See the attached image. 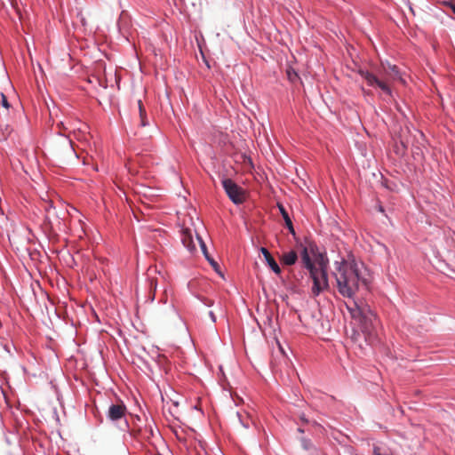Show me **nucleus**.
Returning a JSON list of instances; mask_svg holds the SVG:
<instances>
[{
    "label": "nucleus",
    "instance_id": "obj_1",
    "mask_svg": "<svg viewBox=\"0 0 455 455\" xmlns=\"http://www.w3.org/2000/svg\"><path fill=\"white\" fill-rule=\"evenodd\" d=\"M362 269L363 264H358L353 257L334 262L332 275L338 291L343 297L352 299L361 286L366 285Z\"/></svg>",
    "mask_w": 455,
    "mask_h": 455
},
{
    "label": "nucleus",
    "instance_id": "obj_2",
    "mask_svg": "<svg viewBox=\"0 0 455 455\" xmlns=\"http://www.w3.org/2000/svg\"><path fill=\"white\" fill-rule=\"evenodd\" d=\"M346 307L368 344L376 339L377 318L368 305H359L355 300L346 303Z\"/></svg>",
    "mask_w": 455,
    "mask_h": 455
},
{
    "label": "nucleus",
    "instance_id": "obj_3",
    "mask_svg": "<svg viewBox=\"0 0 455 455\" xmlns=\"http://www.w3.org/2000/svg\"><path fill=\"white\" fill-rule=\"evenodd\" d=\"M361 76L367 82L369 86L378 87L383 92L390 95L391 90L388 86V80L401 79L400 72L395 65H392L388 62L381 63V70L379 72V76L374 75L367 70H360Z\"/></svg>",
    "mask_w": 455,
    "mask_h": 455
},
{
    "label": "nucleus",
    "instance_id": "obj_4",
    "mask_svg": "<svg viewBox=\"0 0 455 455\" xmlns=\"http://www.w3.org/2000/svg\"><path fill=\"white\" fill-rule=\"evenodd\" d=\"M326 268V263L320 261L317 263V267L309 270L310 278L313 281V287L311 289L313 297H317L321 292L329 288Z\"/></svg>",
    "mask_w": 455,
    "mask_h": 455
},
{
    "label": "nucleus",
    "instance_id": "obj_5",
    "mask_svg": "<svg viewBox=\"0 0 455 455\" xmlns=\"http://www.w3.org/2000/svg\"><path fill=\"white\" fill-rule=\"evenodd\" d=\"M223 188L228 198L235 204H243L245 201V192L243 188L235 183L231 179L222 180Z\"/></svg>",
    "mask_w": 455,
    "mask_h": 455
},
{
    "label": "nucleus",
    "instance_id": "obj_6",
    "mask_svg": "<svg viewBox=\"0 0 455 455\" xmlns=\"http://www.w3.org/2000/svg\"><path fill=\"white\" fill-rule=\"evenodd\" d=\"M126 407L124 403L111 404L108 411V419L116 421L124 417Z\"/></svg>",
    "mask_w": 455,
    "mask_h": 455
},
{
    "label": "nucleus",
    "instance_id": "obj_7",
    "mask_svg": "<svg viewBox=\"0 0 455 455\" xmlns=\"http://www.w3.org/2000/svg\"><path fill=\"white\" fill-rule=\"evenodd\" d=\"M180 239L183 245L190 251L193 252L196 250V244L193 240V234L191 229L183 228L180 233Z\"/></svg>",
    "mask_w": 455,
    "mask_h": 455
},
{
    "label": "nucleus",
    "instance_id": "obj_8",
    "mask_svg": "<svg viewBox=\"0 0 455 455\" xmlns=\"http://www.w3.org/2000/svg\"><path fill=\"white\" fill-rule=\"evenodd\" d=\"M260 251L263 254V256H264L267 265L269 266V267L276 275H280L281 274V268L278 266V264L276 263V261L275 260V259L273 258V256L271 255V253L268 251V250L267 248H265V247H261L260 248Z\"/></svg>",
    "mask_w": 455,
    "mask_h": 455
},
{
    "label": "nucleus",
    "instance_id": "obj_9",
    "mask_svg": "<svg viewBox=\"0 0 455 455\" xmlns=\"http://www.w3.org/2000/svg\"><path fill=\"white\" fill-rule=\"evenodd\" d=\"M301 262L305 268H307L308 271L317 267V264H315L308 254L307 248L303 247L301 251Z\"/></svg>",
    "mask_w": 455,
    "mask_h": 455
},
{
    "label": "nucleus",
    "instance_id": "obj_10",
    "mask_svg": "<svg viewBox=\"0 0 455 455\" xmlns=\"http://www.w3.org/2000/svg\"><path fill=\"white\" fill-rule=\"evenodd\" d=\"M278 209L285 221V225L286 227L288 228L290 233L293 235H295V230H294V228H293V225H292V222H291V220L287 212V211L285 210V208L283 207V204H278Z\"/></svg>",
    "mask_w": 455,
    "mask_h": 455
},
{
    "label": "nucleus",
    "instance_id": "obj_11",
    "mask_svg": "<svg viewBox=\"0 0 455 455\" xmlns=\"http://www.w3.org/2000/svg\"><path fill=\"white\" fill-rule=\"evenodd\" d=\"M298 259V255L296 251H291L289 252H285L282 255L281 261L283 264L287 266H291L296 263Z\"/></svg>",
    "mask_w": 455,
    "mask_h": 455
},
{
    "label": "nucleus",
    "instance_id": "obj_12",
    "mask_svg": "<svg viewBox=\"0 0 455 455\" xmlns=\"http://www.w3.org/2000/svg\"><path fill=\"white\" fill-rule=\"evenodd\" d=\"M131 435L139 439H149L153 435V430L151 428L132 430Z\"/></svg>",
    "mask_w": 455,
    "mask_h": 455
},
{
    "label": "nucleus",
    "instance_id": "obj_13",
    "mask_svg": "<svg viewBox=\"0 0 455 455\" xmlns=\"http://www.w3.org/2000/svg\"><path fill=\"white\" fill-rule=\"evenodd\" d=\"M0 132L3 140H6L11 135L12 129L9 124H0Z\"/></svg>",
    "mask_w": 455,
    "mask_h": 455
},
{
    "label": "nucleus",
    "instance_id": "obj_14",
    "mask_svg": "<svg viewBox=\"0 0 455 455\" xmlns=\"http://www.w3.org/2000/svg\"><path fill=\"white\" fill-rule=\"evenodd\" d=\"M156 287H157L156 280L154 278H151L149 280V297H150L151 300L155 299Z\"/></svg>",
    "mask_w": 455,
    "mask_h": 455
},
{
    "label": "nucleus",
    "instance_id": "obj_15",
    "mask_svg": "<svg viewBox=\"0 0 455 455\" xmlns=\"http://www.w3.org/2000/svg\"><path fill=\"white\" fill-rule=\"evenodd\" d=\"M237 417H238V419H239L240 425H241L244 429L249 428V427H250V422H249V421H250V419H249V417H248V416H246V419H243V418L242 417V415H241L239 412H237Z\"/></svg>",
    "mask_w": 455,
    "mask_h": 455
},
{
    "label": "nucleus",
    "instance_id": "obj_16",
    "mask_svg": "<svg viewBox=\"0 0 455 455\" xmlns=\"http://www.w3.org/2000/svg\"><path fill=\"white\" fill-rule=\"evenodd\" d=\"M287 76L291 82H295L299 76L298 74L291 68L287 69Z\"/></svg>",
    "mask_w": 455,
    "mask_h": 455
},
{
    "label": "nucleus",
    "instance_id": "obj_17",
    "mask_svg": "<svg viewBox=\"0 0 455 455\" xmlns=\"http://www.w3.org/2000/svg\"><path fill=\"white\" fill-rule=\"evenodd\" d=\"M0 103L6 109H8L10 108V104L8 102L7 97L4 93L1 94V101H0Z\"/></svg>",
    "mask_w": 455,
    "mask_h": 455
},
{
    "label": "nucleus",
    "instance_id": "obj_18",
    "mask_svg": "<svg viewBox=\"0 0 455 455\" xmlns=\"http://www.w3.org/2000/svg\"><path fill=\"white\" fill-rule=\"evenodd\" d=\"M196 239L199 242V244H200V247H201V250H202L204 255L208 253L206 245H205L204 242L202 240V238L197 235Z\"/></svg>",
    "mask_w": 455,
    "mask_h": 455
},
{
    "label": "nucleus",
    "instance_id": "obj_19",
    "mask_svg": "<svg viewBox=\"0 0 455 455\" xmlns=\"http://www.w3.org/2000/svg\"><path fill=\"white\" fill-rule=\"evenodd\" d=\"M137 103H138V108H139V113H140V116L146 115V114H147V113H146V109H145V108H144V106H143V103H142L141 100H139L137 101Z\"/></svg>",
    "mask_w": 455,
    "mask_h": 455
},
{
    "label": "nucleus",
    "instance_id": "obj_20",
    "mask_svg": "<svg viewBox=\"0 0 455 455\" xmlns=\"http://www.w3.org/2000/svg\"><path fill=\"white\" fill-rule=\"evenodd\" d=\"M372 455H393V454L392 453H390V454H382L381 448L379 447V446H374L373 447V451H372Z\"/></svg>",
    "mask_w": 455,
    "mask_h": 455
},
{
    "label": "nucleus",
    "instance_id": "obj_21",
    "mask_svg": "<svg viewBox=\"0 0 455 455\" xmlns=\"http://www.w3.org/2000/svg\"><path fill=\"white\" fill-rule=\"evenodd\" d=\"M202 301H203V303H204L205 306H207V307H212V306H213V304H214L213 300H212V299H208V298H204V299H202Z\"/></svg>",
    "mask_w": 455,
    "mask_h": 455
},
{
    "label": "nucleus",
    "instance_id": "obj_22",
    "mask_svg": "<svg viewBox=\"0 0 455 455\" xmlns=\"http://www.w3.org/2000/svg\"><path fill=\"white\" fill-rule=\"evenodd\" d=\"M140 126L145 127L148 124L147 114L143 115V116H140Z\"/></svg>",
    "mask_w": 455,
    "mask_h": 455
},
{
    "label": "nucleus",
    "instance_id": "obj_23",
    "mask_svg": "<svg viewBox=\"0 0 455 455\" xmlns=\"http://www.w3.org/2000/svg\"><path fill=\"white\" fill-rule=\"evenodd\" d=\"M167 298H168V294H167V290L165 289L163 292V297L161 299V302L165 304L167 302Z\"/></svg>",
    "mask_w": 455,
    "mask_h": 455
},
{
    "label": "nucleus",
    "instance_id": "obj_24",
    "mask_svg": "<svg viewBox=\"0 0 455 455\" xmlns=\"http://www.w3.org/2000/svg\"><path fill=\"white\" fill-rule=\"evenodd\" d=\"M209 316H210V318H211V320H212V323H215V322H216V315H215V314H214V312H213V311H210V312H209Z\"/></svg>",
    "mask_w": 455,
    "mask_h": 455
},
{
    "label": "nucleus",
    "instance_id": "obj_25",
    "mask_svg": "<svg viewBox=\"0 0 455 455\" xmlns=\"http://www.w3.org/2000/svg\"><path fill=\"white\" fill-rule=\"evenodd\" d=\"M209 262H210V264L214 267V269H216V270H217V268L219 267L218 263H217L213 259H211Z\"/></svg>",
    "mask_w": 455,
    "mask_h": 455
},
{
    "label": "nucleus",
    "instance_id": "obj_26",
    "mask_svg": "<svg viewBox=\"0 0 455 455\" xmlns=\"http://www.w3.org/2000/svg\"><path fill=\"white\" fill-rule=\"evenodd\" d=\"M300 420H301V421H303V422H305V423H307V422H308V420L306 419V417H305V415H304V414L300 415Z\"/></svg>",
    "mask_w": 455,
    "mask_h": 455
},
{
    "label": "nucleus",
    "instance_id": "obj_27",
    "mask_svg": "<svg viewBox=\"0 0 455 455\" xmlns=\"http://www.w3.org/2000/svg\"><path fill=\"white\" fill-rule=\"evenodd\" d=\"M204 256H205V258L207 259L208 261L212 259V258L210 257L209 253L204 254Z\"/></svg>",
    "mask_w": 455,
    "mask_h": 455
},
{
    "label": "nucleus",
    "instance_id": "obj_28",
    "mask_svg": "<svg viewBox=\"0 0 455 455\" xmlns=\"http://www.w3.org/2000/svg\"><path fill=\"white\" fill-rule=\"evenodd\" d=\"M204 256H205V258L207 259L208 261L212 259V258L210 257L209 253L204 254Z\"/></svg>",
    "mask_w": 455,
    "mask_h": 455
},
{
    "label": "nucleus",
    "instance_id": "obj_29",
    "mask_svg": "<svg viewBox=\"0 0 455 455\" xmlns=\"http://www.w3.org/2000/svg\"><path fill=\"white\" fill-rule=\"evenodd\" d=\"M359 336H360V334L357 333L356 336L354 337L355 341H358L359 340V339H358Z\"/></svg>",
    "mask_w": 455,
    "mask_h": 455
},
{
    "label": "nucleus",
    "instance_id": "obj_30",
    "mask_svg": "<svg viewBox=\"0 0 455 455\" xmlns=\"http://www.w3.org/2000/svg\"><path fill=\"white\" fill-rule=\"evenodd\" d=\"M298 431H299V433H304V429H302V428H300V427H299V428H298Z\"/></svg>",
    "mask_w": 455,
    "mask_h": 455
},
{
    "label": "nucleus",
    "instance_id": "obj_31",
    "mask_svg": "<svg viewBox=\"0 0 455 455\" xmlns=\"http://www.w3.org/2000/svg\"><path fill=\"white\" fill-rule=\"evenodd\" d=\"M280 350L283 353V347L279 345Z\"/></svg>",
    "mask_w": 455,
    "mask_h": 455
},
{
    "label": "nucleus",
    "instance_id": "obj_32",
    "mask_svg": "<svg viewBox=\"0 0 455 455\" xmlns=\"http://www.w3.org/2000/svg\"><path fill=\"white\" fill-rule=\"evenodd\" d=\"M452 10H453V12H454V13H455V5L452 7Z\"/></svg>",
    "mask_w": 455,
    "mask_h": 455
}]
</instances>
